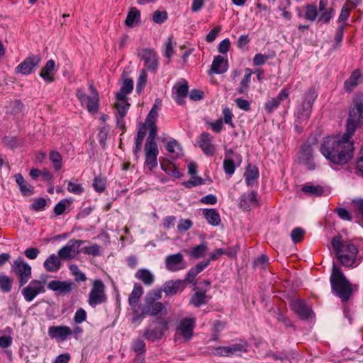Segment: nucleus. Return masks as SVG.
Masks as SVG:
<instances>
[{
  "label": "nucleus",
  "mask_w": 363,
  "mask_h": 363,
  "mask_svg": "<svg viewBox=\"0 0 363 363\" xmlns=\"http://www.w3.org/2000/svg\"><path fill=\"white\" fill-rule=\"evenodd\" d=\"M143 293V288L140 284H135L128 298V303L133 311V320L134 322L139 320L141 317V315L139 314L138 303Z\"/></svg>",
  "instance_id": "ddd939ff"
},
{
  "label": "nucleus",
  "mask_w": 363,
  "mask_h": 363,
  "mask_svg": "<svg viewBox=\"0 0 363 363\" xmlns=\"http://www.w3.org/2000/svg\"><path fill=\"white\" fill-rule=\"evenodd\" d=\"M303 192L310 196H320L323 194L324 190L320 185H314L311 183H307L301 188Z\"/></svg>",
  "instance_id": "4c0bfd02"
},
{
  "label": "nucleus",
  "mask_w": 363,
  "mask_h": 363,
  "mask_svg": "<svg viewBox=\"0 0 363 363\" xmlns=\"http://www.w3.org/2000/svg\"><path fill=\"white\" fill-rule=\"evenodd\" d=\"M89 89L91 92L90 96H86L82 89H77L76 96L81 105L84 106L89 113L94 114L97 113L99 108V96L93 85H90Z\"/></svg>",
  "instance_id": "423d86ee"
},
{
  "label": "nucleus",
  "mask_w": 363,
  "mask_h": 363,
  "mask_svg": "<svg viewBox=\"0 0 363 363\" xmlns=\"http://www.w3.org/2000/svg\"><path fill=\"white\" fill-rule=\"evenodd\" d=\"M140 17V13L135 7H132L126 17L125 23L128 27H133L135 22H137Z\"/></svg>",
  "instance_id": "37998d69"
},
{
  "label": "nucleus",
  "mask_w": 363,
  "mask_h": 363,
  "mask_svg": "<svg viewBox=\"0 0 363 363\" xmlns=\"http://www.w3.org/2000/svg\"><path fill=\"white\" fill-rule=\"evenodd\" d=\"M209 263L210 261L208 260L205 262L199 263L194 267L191 268L184 281L194 283V284H196V283L194 282L196 277L209 264Z\"/></svg>",
  "instance_id": "f704fd0d"
},
{
  "label": "nucleus",
  "mask_w": 363,
  "mask_h": 363,
  "mask_svg": "<svg viewBox=\"0 0 363 363\" xmlns=\"http://www.w3.org/2000/svg\"><path fill=\"white\" fill-rule=\"evenodd\" d=\"M204 184V180L198 176H192L191 179L183 183V185L188 189L193 188Z\"/></svg>",
  "instance_id": "4d7b16f0"
},
{
  "label": "nucleus",
  "mask_w": 363,
  "mask_h": 363,
  "mask_svg": "<svg viewBox=\"0 0 363 363\" xmlns=\"http://www.w3.org/2000/svg\"><path fill=\"white\" fill-rule=\"evenodd\" d=\"M184 289V281L182 280L167 281L163 286V291L167 296L176 294Z\"/></svg>",
  "instance_id": "c756f323"
},
{
  "label": "nucleus",
  "mask_w": 363,
  "mask_h": 363,
  "mask_svg": "<svg viewBox=\"0 0 363 363\" xmlns=\"http://www.w3.org/2000/svg\"><path fill=\"white\" fill-rule=\"evenodd\" d=\"M138 56L145 62V66L152 71H156L158 67V57L156 52L149 48L141 49Z\"/></svg>",
  "instance_id": "f3484780"
},
{
  "label": "nucleus",
  "mask_w": 363,
  "mask_h": 363,
  "mask_svg": "<svg viewBox=\"0 0 363 363\" xmlns=\"http://www.w3.org/2000/svg\"><path fill=\"white\" fill-rule=\"evenodd\" d=\"M188 91V84L184 80L183 83H177L173 86V98L177 104L182 105L184 103V99L186 97Z\"/></svg>",
  "instance_id": "b1692460"
},
{
  "label": "nucleus",
  "mask_w": 363,
  "mask_h": 363,
  "mask_svg": "<svg viewBox=\"0 0 363 363\" xmlns=\"http://www.w3.org/2000/svg\"><path fill=\"white\" fill-rule=\"evenodd\" d=\"M143 335L146 339L155 342L162 338L163 330L157 328L152 330L147 329L144 332Z\"/></svg>",
  "instance_id": "09e8293b"
},
{
  "label": "nucleus",
  "mask_w": 363,
  "mask_h": 363,
  "mask_svg": "<svg viewBox=\"0 0 363 363\" xmlns=\"http://www.w3.org/2000/svg\"><path fill=\"white\" fill-rule=\"evenodd\" d=\"M12 279L8 276L0 274V289L3 292H9L12 288Z\"/></svg>",
  "instance_id": "864d4df0"
},
{
  "label": "nucleus",
  "mask_w": 363,
  "mask_h": 363,
  "mask_svg": "<svg viewBox=\"0 0 363 363\" xmlns=\"http://www.w3.org/2000/svg\"><path fill=\"white\" fill-rule=\"evenodd\" d=\"M116 101L115 103V115L116 118L117 126L123 131L125 130V123L123 121L124 117L126 116L127 112L130 107V104L128 103L126 98L118 97L116 96Z\"/></svg>",
  "instance_id": "4468645a"
},
{
  "label": "nucleus",
  "mask_w": 363,
  "mask_h": 363,
  "mask_svg": "<svg viewBox=\"0 0 363 363\" xmlns=\"http://www.w3.org/2000/svg\"><path fill=\"white\" fill-rule=\"evenodd\" d=\"M337 259L345 267H352L358 252L357 246L350 241H343L340 236H335L331 242Z\"/></svg>",
  "instance_id": "7ed1b4c3"
},
{
  "label": "nucleus",
  "mask_w": 363,
  "mask_h": 363,
  "mask_svg": "<svg viewBox=\"0 0 363 363\" xmlns=\"http://www.w3.org/2000/svg\"><path fill=\"white\" fill-rule=\"evenodd\" d=\"M305 235V230L301 228H296L291 233V238L294 243L301 242Z\"/></svg>",
  "instance_id": "6e6d98bb"
},
{
  "label": "nucleus",
  "mask_w": 363,
  "mask_h": 363,
  "mask_svg": "<svg viewBox=\"0 0 363 363\" xmlns=\"http://www.w3.org/2000/svg\"><path fill=\"white\" fill-rule=\"evenodd\" d=\"M166 149L172 158H177L182 155V148L176 140L169 141Z\"/></svg>",
  "instance_id": "58836bf2"
},
{
  "label": "nucleus",
  "mask_w": 363,
  "mask_h": 363,
  "mask_svg": "<svg viewBox=\"0 0 363 363\" xmlns=\"http://www.w3.org/2000/svg\"><path fill=\"white\" fill-rule=\"evenodd\" d=\"M228 347L230 356H231L241 352H247V344L245 342L241 341L238 343L233 344Z\"/></svg>",
  "instance_id": "8fccbe9b"
},
{
  "label": "nucleus",
  "mask_w": 363,
  "mask_h": 363,
  "mask_svg": "<svg viewBox=\"0 0 363 363\" xmlns=\"http://www.w3.org/2000/svg\"><path fill=\"white\" fill-rule=\"evenodd\" d=\"M80 250L86 255L98 256L101 253V247L97 244H94L91 246L84 247Z\"/></svg>",
  "instance_id": "13d9d810"
},
{
  "label": "nucleus",
  "mask_w": 363,
  "mask_h": 363,
  "mask_svg": "<svg viewBox=\"0 0 363 363\" xmlns=\"http://www.w3.org/2000/svg\"><path fill=\"white\" fill-rule=\"evenodd\" d=\"M223 116L224 122L230 127L234 128L235 125L233 122V114L228 107L225 106L223 108Z\"/></svg>",
  "instance_id": "e2e57ef3"
},
{
  "label": "nucleus",
  "mask_w": 363,
  "mask_h": 363,
  "mask_svg": "<svg viewBox=\"0 0 363 363\" xmlns=\"http://www.w3.org/2000/svg\"><path fill=\"white\" fill-rule=\"evenodd\" d=\"M83 243L84 241L82 240H70L66 245L59 250L58 256L64 260L74 259L81 252L79 247Z\"/></svg>",
  "instance_id": "f8f14e48"
},
{
  "label": "nucleus",
  "mask_w": 363,
  "mask_h": 363,
  "mask_svg": "<svg viewBox=\"0 0 363 363\" xmlns=\"http://www.w3.org/2000/svg\"><path fill=\"white\" fill-rule=\"evenodd\" d=\"M167 13L165 11H155L152 14V20L155 23L160 24L167 19Z\"/></svg>",
  "instance_id": "680f3d73"
},
{
  "label": "nucleus",
  "mask_w": 363,
  "mask_h": 363,
  "mask_svg": "<svg viewBox=\"0 0 363 363\" xmlns=\"http://www.w3.org/2000/svg\"><path fill=\"white\" fill-rule=\"evenodd\" d=\"M313 148L310 145L304 144L301 149L299 159L303 162L308 163L313 157Z\"/></svg>",
  "instance_id": "de8ad7c7"
},
{
  "label": "nucleus",
  "mask_w": 363,
  "mask_h": 363,
  "mask_svg": "<svg viewBox=\"0 0 363 363\" xmlns=\"http://www.w3.org/2000/svg\"><path fill=\"white\" fill-rule=\"evenodd\" d=\"M252 74V72L250 69L247 68L245 69V74L240 82V86L238 89V92L240 94H242V93L245 92L246 90L247 89V88L249 86V83L251 79Z\"/></svg>",
  "instance_id": "603ef678"
},
{
  "label": "nucleus",
  "mask_w": 363,
  "mask_h": 363,
  "mask_svg": "<svg viewBox=\"0 0 363 363\" xmlns=\"http://www.w3.org/2000/svg\"><path fill=\"white\" fill-rule=\"evenodd\" d=\"M41 57L38 55H32L26 57L21 64L15 68L16 74L27 75L30 74L35 68L38 67Z\"/></svg>",
  "instance_id": "2eb2a0df"
},
{
  "label": "nucleus",
  "mask_w": 363,
  "mask_h": 363,
  "mask_svg": "<svg viewBox=\"0 0 363 363\" xmlns=\"http://www.w3.org/2000/svg\"><path fill=\"white\" fill-rule=\"evenodd\" d=\"M167 269L171 272H176L185 268L184 264V257L181 253L169 255L165 259Z\"/></svg>",
  "instance_id": "4be33fe9"
},
{
  "label": "nucleus",
  "mask_w": 363,
  "mask_h": 363,
  "mask_svg": "<svg viewBox=\"0 0 363 363\" xmlns=\"http://www.w3.org/2000/svg\"><path fill=\"white\" fill-rule=\"evenodd\" d=\"M135 277L137 279L141 281L145 286H151L155 281L154 275L147 269H140L138 270Z\"/></svg>",
  "instance_id": "e433bc0d"
},
{
  "label": "nucleus",
  "mask_w": 363,
  "mask_h": 363,
  "mask_svg": "<svg viewBox=\"0 0 363 363\" xmlns=\"http://www.w3.org/2000/svg\"><path fill=\"white\" fill-rule=\"evenodd\" d=\"M244 177L247 186H252L259 177L258 168L252 164H248L244 173Z\"/></svg>",
  "instance_id": "473e14b6"
},
{
  "label": "nucleus",
  "mask_w": 363,
  "mask_h": 363,
  "mask_svg": "<svg viewBox=\"0 0 363 363\" xmlns=\"http://www.w3.org/2000/svg\"><path fill=\"white\" fill-rule=\"evenodd\" d=\"M56 72L55 62L53 60H49L45 65L42 68L40 76L48 83L55 81V74Z\"/></svg>",
  "instance_id": "c85d7f7f"
},
{
  "label": "nucleus",
  "mask_w": 363,
  "mask_h": 363,
  "mask_svg": "<svg viewBox=\"0 0 363 363\" xmlns=\"http://www.w3.org/2000/svg\"><path fill=\"white\" fill-rule=\"evenodd\" d=\"M50 160L52 163L53 168L56 171H59L62 167V157L57 151L52 150L49 155Z\"/></svg>",
  "instance_id": "a18cd8bd"
},
{
  "label": "nucleus",
  "mask_w": 363,
  "mask_h": 363,
  "mask_svg": "<svg viewBox=\"0 0 363 363\" xmlns=\"http://www.w3.org/2000/svg\"><path fill=\"white\" fill-rule=\"evenodd\" d=\"M354 133L346 128V132L342 135L325 137L320 145V152L333 164H347L354 155V143L352 140Z\"/></svg>",
  "instance_id": "f257e3e1"
},
{
  "label": "nucleus",
  "mask_w": 363,
  "mask_h": 363,
  "mask_svg": "<svg viewBox=\"0 0 363 363\" xmlns=\"http://www.w3.org/2000/svg\"><path fill=\"white\" fill-rule=\"evenodd\" d=\"M48 333L51 339L64 342L72 335V330L70 327L66 325L50 326L48 328Z\"/></svg>",
  "instance_id": "a211bd4d"
},
{
  "label": "nucleus",
  "mask_w": 363,
  "mask_h": 363,
  "mask_svg": "<svg viewBox=\"0 0 363 363\" xmlns=\"http://www.w3.org/2000/svg\"><path fill=\"white\" fill-rule=\"evenodd\" d=\"M233 155L235 158L238 159V160L240 162H241V157L239 154H235L232 150H228L225 152V158L223 161V169L225 174H228L230 177H231L235 170V162L230 158V156Z\"/></svg>",
  "instance_id": "cd10ccee"
},
{
  "label": "nucleus",
  "mask_w": 363,
  "mask_h": 363,
  "mask_svg": "<svg viewBox=\"0 0 363 363\" xmlns=\"http://www.w3.org/2000/svg\"><path fill=\"white\" fill-rule=\"evenodd\" d=\"M133 350L138 354H141L145 352V344L141 339L136 340L133 344Z\"/></svg>",
  "instance_id": "69168bd1"
},
{
  "label": "nucleus",
  "mask_w": 363,
  "mask_h": 363,
  "mask_svg": "<svg viewBox=\"0 0 363 363\" xmlns=\"http://www.w3.org/2000/svg\"><path fill=\"white\" fill-rule=\"evenodd\" d=\"M195 323L194 318H185L180 321L177 331L185 340H189L192 337Z\"/></svg>",
  "instance_id": "412c9836"
},
{
  "label": "nucleus",
  "mask_w": 363,
  "mask_h": 363,
  "mask_svg": "<svg viewBox=\"0 0 363 363\" xmlns=\"http://www.w3.org/2000/svg\"><path fill=\"white\" fill-rule=\"evenodd\" d=\"M133 89V81L131 79H125L121 87L120 91L117 92L116 96L118 97L126 98L127 94H130Z\"/></svg>",
  "instance_id": "a19ab883"
},
{
  "label": "nucleus",
  "mask_w": 363,
  "mask_h": 363,
  "mask_svg": "<svg viewBox=\"0 0 363 363\" xmlns=\"http://www.w3.org/2000/svg\"><path fill=\"white\" fill-rule=\"evenodd\" d=\"M24 109V105L20 100L11 101L8 107L7 112L13 116H18L22 113Z\"/></svg>",
  "instance_id": "49530a36"
},
{
  "label": "nucleus",
  "mask_w": 363,
  "mask_h": 363,
  "mask_svg": "<svg viewBox=\"0 0 363 363\" xmlns=\"http://www.w3.org/2000/svg\"><path fill=\"white\" fill-rule=\"evenodd\" d=\"M60 257L55 254L50 255L44 262L43 267L48 272H57L61 267Z\"/></svg>",
  "instance_id": "7c9ffc66"
},
{
  "label": "nucleus",
  "mask_w": 363,
  "mask_h": 363,
  "mask_svg": "<svg viewBox=\"0 0 363 363\" xmlns=\"http://www.w3.org/2000/svg\"><path fill=\"white\" fill-rule=\"evenodd\" d=\"M362 82H363V77L360 70L356 69L352 72L350 77L345 80L344 86L347 91L351 92Z\"/></svg>",
  "instance_id": "bb28decb"
},
{
  "label": "nucleus",
  "mask_w": 363,
  "mask_h": 363,
  "mask_svg": "<svg viewBox=\"0 0 363 363\" xmlns=\"http://www.w3.org/2000/svg\"><path fill=\"white\" fill-rule=\"evenodd\" d=\"M106 179L101 177H95L93 183L94 190L98 193L103 192L106 189Z\"/></svg>",
  "instance_id": "bf43d9fd"
},
{
  "label": "nucleus",
  "mask_w": 363,
  "mask_h": 363,
  "mask_svg": "<svg viewBox=\"0 0 363 363\" xmlns=\"http://www.w3.org/2000/svg\"><path fill=\"white\" fill-rule=\"evenodd\" d=\"M330 283L336 295L342 302H347L352 296V286L340 269L335 265L330 276Z\"/></svg>",
  "instance_id": "20e7f679"
},
{
  "label": "nucleus",
  "mask_w": 363,
  "mask_h": 363,
  "mask_svg": "<svg viewBox=\"0 0 363 363\" xmlns=\"http://www.w3.org/2000/svg\"><path fill=\"white\" fill-rule=\"evenodd\" d=\"M161 106L162 101L160 99H156L146 118V125L149 133L144 147L145 156H158L159 155V149L155 142V138L157 133L156 122Z\"/></svg>",
  "instance_id": "f03ea898"
},
{
  "label": "nucleus",
  "mask_w": 363,
  "mask_h": 363,
  "mask_svg": "<svg viewBox=\"0 0 363 363\" xmlns=\"http://www.w3.org/2000/svg\"><path fill=\"white\" fill-rule=\"evenodd\" d=\"M73 285L71 281L53 280L49 282L48 287L52 291L65 295L71 292Z\"/></svg>",
  "instance_id": "5701e85b"
},
{
  "label": "nucleus",
  "mask_w": 363,
  "mask_h": 363,
  "mask_svg": "<svg viewBox=\"0 0 363 363\" xmlns=\"http://www.w3.org/2000/svg\"><path fill=\"white\" fill-rule=\"evenodd\" d=\"M257 206V193L252 191L240 197V207L243 211H250Z\"/></svg>",
  "instance_id": "393cba45"
},
{
  "label": "nucleus",
  "mask_w": 363,
  "mask_h": 363,
  "mask_svg": "<svg viewBox=\"0 0 363 363\" xmlns=\"http://www.w3.org/2000/svg\"><path fill=\"white\" fill-rule=\"evenodd\" d=\"M280 104L279 99L272 98L265 103L264 108L268 113H271L279 106Z\"/></svg>",
  "instance_id": "052dcab7"
},
{
  "label": "nucleus",
  "mask_w": 363,
  "mask_h": 363,
  "mask_svg": "<svg viewBox=\"0 0 363 363\" xmlns=\"http://www.w3.org/2000/svg\"><path fill=\"white\" fill-rule=\"evenodd\" d=\"M207 250V245L206 243H202L194 247L189 252L190 256L194 258H200L203 257Z\"/></svg>",
  "instance_id": "5fc2aeb1"
},
{
  "label": "nucleus",
  "mask_w": 363,
  "mask_h": 363,
  "mask_svg": "<svg viewBox=\"0 0 363 363\" xmlns=\"http://www.w3.org/2000/svg\"><path fill=\"white\" fill-rule=\"evenodd\" d=\"M297 16L308 21H314L318 18V12L316 6L313 4H306L296 8Z\"/></svg>",
  "instance_id": "aec40b11"
},
{
  "label": "nucleus",
  "mask_w": 363,
  "mask_h": 363,
  "mask_svg": "<svg viewBox=\"0 0 363 363\" xmlns=\"http://www.w3.org/2000/svg\"><path fill=\"white\" fill-rule=\"evenodd\" d=\"M146 130H148L147 125H146V121L145 123L142 125V127L139 129L137 137L135 139V147L134 149V153L136 155L138 152L140 150L143 141L144 140V138L146 135Z\"/></svg>",
  "instance_id": "79ce46f5"
},
{
  "label": "nucleus",
  "mask_w": 363,
  "mask_h": 363,
  "mask_svg": "<svg viewBox=\"0 0 363 363\" xmlns=\"http://www.w3.org/2000/svg\"><path fill=\"white\" fill-rule=\"evenodd\" d=\"M363 122V96H357L349 110L346 128L354 133L360 123Z\"/></svg>",
  "instance_id": "39448f33"
},
{
  "label": "nucleus",
  "mask_w": 363,
  "mask_h": 363,
  "mask_svg": "<svg viewBox=\"0 0 363 363\" xmlns=\"http://www.w3.org/2000/svg\"><path fill=\"white\" fill-rule=\"evenodd\" d=\"M292 310L301 318H308L312 313L311 309L302 300H296L291 303Z\"/></svg>",
  "instance_id": "a878e982"
},
{
  "label": "nucleus",
  "mask_w": 363,
  "mask_h": 363,
  "mask_svg": "<svg viewBox=\"0 0 363 363\" xmlns=\"http://www.w3.org/2000/svg\"><path fill=\"white\" fill-rule=\"evenodd\" d=\"M208 302V297L206 291H196L191 298V303L199 307Z\"/></svg>",
  "instance_id": "ea45409f"
},
{
  "label": "nucleus",
  "mask_w": 363,
  "mask_h": 363,
  "mask_svg": "<svg viewBox=\"0 0 363 363\" xmlns=\"http://www.w3.org/2000/svg\"><path fill=\"white\" fill-rule=\"evenodd\" d=\"M47 201L43 198H39L35 199L32 206L31 209L35 211H43L46 206Z\"/></svg>",
  "instance_id": "338daca9"
},
{
  "label": "nucleus",
  "mask_w": 363,
  "mask_h": 363,
  "mask_svg": "<svg viewBox=\"0 0 363 363\" xmlns=\"http://www.w3.org/2000/svg\"><path fill=\"white\" fill-rule=\"evenodd\" d=\"M161 168L173 177L180 178L182 176L178 168L172 162L162 163Z\"/></svg>",
  "instance_id": "c03bdc74"
},
{
  "label": "nucleus",
  "mask_w": 363,
  "mask_h": 363,
  "mask_svg": "<svg viewBox=\"0 0 363 363\" xmlns=\"http://www.w3.org/2000/svg\"><path fill=\"white\" fill-rule=\"evenodd\" d=\"M11 272L19 278L20 286L25 285L31 277V267L21 258L13 261Z\"/></svg>",
  "instance_id": "9b49d317"
},
{
  "label": "nucleus",
  "mask_w": 363,
  "mask_h": 363,
  "mask_svg": "<svg viewBox=\"0 0 363 363\" xmlns=\"http://www.w3.org/2000/svg\"><path fill=\"white\" fill-rule=\"evenodd\" d=\"M16 182L19 186L21 194L25 196H29L33 194V187L30 185L21 174L15 175Z\"/></svg>",
  "instance_id": "c9c22d12"
},
{
  "label": "nucleus",
  "mask_w": 363,
  "mask_h": 363,
  "mask_svg": "<svg viewBox=\"0 0 363 363\" xmlns=\"http://www.w3.org/2000/svg\"><path fill=\"white\" fill-rule=\"evenodd\" d=\"M203 215L207 222L213 226H217L221 223L218 211L215 208H205L203 210Z\"/></svg>",
  "instance_id": "72a5a7b5"
},
{
  "label": "nucleus",
  "mask_w": 363,
  "mask_h": 363,
  "mask_svg": "<svg viewBox=\"0 0 363 363\" xmlns=\"http://www.w3.org/2000/svg\"><path fill=\"white\" fill-rule=\"evenodd\" d=\"M318 21L328 24L335 15V9L333 6L329 5V0H319L318 3Z\"/></svg>",
  "instance_id": "dca6fc26"
},
{
  "label": "nucleus",
  "mask_w": 363,
  "mask_h": 363,
  "mask_svg": "<svg viewBox=\"0 0 363 363\" xmlns=\"http://www.w3.org/2000/svg\"><path fill=\"white\" fill-rule=\"evenodd\" d=\"M147 80V74L145 69H143L139 74L137 83V90H142L146 85Z\"/></svg>",
  "instance_id": "0e129e2a"
},
{
  "label": "nucleus",
  "mask_w": 363,
  "mask_h": 363,
  "mask_svg": "<svg viewBox=\"0 0 363 363\" xmlns=\"http://www.w3.org/2000/svg\"><path fill=\"white\" fill-rule=\"evenodd\" d=\"M317 96V91L313 87L309 88L304 93L303 99L299 106L298 114L305 119L308 118L310 116L313 104Z\"/></svg>",
  "instance_id": "6e6552de"
},
{
  "label": "nucleus",
  "mask_w": 363,
  "mask_h": 363,
  "mask_svg": "<svg viewBox=\"0 0 363 363\" xmlns=\"http://www.w3.org/2000/svg\"><path fill=\"white\" fill-rule=\"evenodd\" d=\"M105 289V284L101 279H95L92 281V286L87 300L90 306L95 308L96 306L107 301Z\"/></svg>",
  "instance_id": "0eeeda50"
},
{
  "label": "nucleus",
  "mask_w": 363,
  "mask_h": 363,
  "mask_svg": "<svg viewBox=\"0 0 363 363\" xmlns=\"http://www.w3.org/2000/svg\"><path fill=\"white\" fill-rule=\"evenodd\" d=\"M67 190L74 194H81L84 191V188L80 184L69 182L67 185Z\"/></svg>",
  "instance_id": "774afa93"
},
{
  "label": "nucleus",
  "mask_w": 363,
  "mask_h": 363,
  "mask_svg": "<svg viewBox=\"0 0 363 363\" xmlns=\"http://www.w3.org/2000/svg\"><path fill=\"white\" fill-rule=\"evenodd\" d=\"M213 137L207 132L202 133L197 139V143L202 151L208 156H213L216 147L213 144Z\"/></svg>",
  "instance_id": "6ab92c4d"
},
{
  "label": "nucleus",
  "mask_w": 363,
  "mask_h": 363,
  "mask_svg": "<svg viewBox=\"0 0 363 363\" xmlns=\"http://www.w3.org/2000/svg\"><path fill=\"white\" fill-rule=\"evenodd\" d=\"M228 62L221 55L214 57L211 67V71L216 74H223L228 70Z\"/></svg>",
  "instance_id": "2f4dec72"
},
{
  "label": "nucleus",
  "mask_w": 363,
  "mask_h": 363,
  "mask_svg": "<svg viewBox=\"0 0 363 363\" xmlns=\"http://www.w3.org/2000/svg\"><path fill=\"white\" fill-rule=\"evenodd\" d=\"M166 308L164 305L159 301H156L151 297H147L145 299V305L139 310V314L141 315L140 321L146 315L155 316L158 314H165Z\"/></svg>",
  "instance_id": "9d476101"
},
{
  "label": "nucleus",
  "mask_w": 363,
  "mask_h": 363,
  "mask_svg": "<svg viewBox=\"0 0 363 363\" xmlns=\"http://www.w3.org/2000/svg\"><path fill=\"white\" fill-rule=\"evenodd\" d=\"M45 284L46 281L44 280L33 279L30 281L28 285L21 291L24 299L30 302L39 294H44L46 291Z\"/></svg>",
  "instance_id": "1a4fd4ad"
},
{
  "label": "nucleus",
  "mask_w": 363,
  "mask_h": 363,
  "mask_svg": "<svg viewBox=\"0 0 363 363\" xmlns=\"http://www.w3.org/2000/svg\"><path fill=\"white\" fill-rule=\"evenodd\" d=\"M69 269L74 277L76 282H84L86 280V274L83 273L76 264H70L69 266Z\"/></svg>",
  "instance_id": "3c124183"
}]
</instances>
